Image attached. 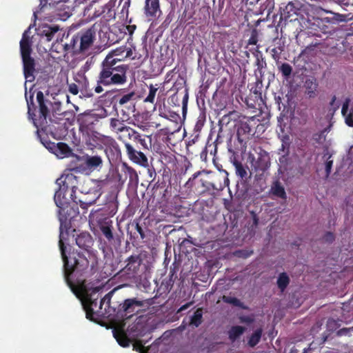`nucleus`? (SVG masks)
Segmentation results:
<instances>
[{
	"label": "nucleus",
	"instance_id": "obj_30",
	"mask_svg": "<svg viewBox=\"0 0 353 353\" xmlns=\"http://www.w3.org/2000/svg\"><path fill=\"white\" fill-rule=\"evenodd\" d=\"M270 192L272 193V195H274L278 198H280L282 199H286V198H287V194H286L285 188L281 185V182L279 181L278 180L275 181L272 183V185L271 186V189H270Z\"/></svg>",
	"mask_w": 353,
	"mask_h": 353
},
{
	"label": "nucleus",
	"instance_id": "obj_64",
	"mask_svg": "<svg viewBox=\"0 0 353 353\" xmlns=\"http://www.w3.org/2000/svg\"><path fill=\"white\" fill-rule=\"evenodd\" d=\"M251 214L252 216V227H257L259 225V219L256 214H255L254 212H251Z\"/></svg>",
	"mask_w": 353,
	"mask_h": 353
},
{
	"label": "nucleus",
	"instance_id": "obj_28",
	"mask_svg": "<svg viewBox=\"0 0 353 353\" xmlns=\"http://www.w3.org/2000/svg\"><path fill=\"white\" fill-rule=\"evenodd\" d=\"M254 55L256 57L255 65L256 66L255 74L256 76H258V74H259L260 77L262 78L263 76V70L266 68L267 63L261 52L256 50V52Z\"/></svg>",
	"mask_w": 353,
	"mask_h": 353
},
{
	"label": "nucleus",
	"instance_id": "obj_19",
	"mask_svg": "<svg viewBox=\"0 0 353 353\" xmlns=\"http://www.w3.org/2000/svg\"><path fill=\"white\" fill-rule=\"evenodd\" d=\"M27 32L26 31L22 36L20 41V53L22 58L30 57L32 52V41L26 35Z\"/></svg>",
	"mask_w": 353,
	"mask_h": 353
},
{
	"label": "nucleus",
	"instance_id": "obj_5",
	"mask_svg": "<svg viewBox=\"0 0 353 353\" xmlns=\"http://www.w3.org/2000/svg\"><path fill=\"white\" fill-rule=\"evenodd\" d=\"M85 143L92 148L115 150L119 149L117 141L110 136L103 135L97 131H94L85 138Z\"/></svg>",
	"mask_w": 353,
	"mask_h": 353
},
{
	"label": "nucleus",
	"instance_id": "obj_35",
	"mask_svg": "<svg viewBox=\"0 0 353 353\" xmlns=\"http://www.w3.org/2000/svg\"><path fill=\"white\" fill-rule=\"evenodd\" d=\"M245 331V327L241 325L232 326L228 331V337L230 341H235Z\"/></svg>",
	"mask_w": 353,
	"mask_h": 353
},
{
	"label": "nucleus",
	"instance_id": "obj_15",
	"mask_svg": "<svg viewBox=\"0 0 353 353\" xmlns=\"http://www.w3.org/2000/svg\"><path fill=\"white\" fill-rule=\"evenodd\" d=\"M143 12L148 21H152L161 13L159 0H145Z\"/></svg>",
	"mask_w": 353,
	"mask_h": 353
},
{
	"label": "nucleus",
	"instance_id": "obj_56",
	"mask_svg": "<svg viewBox=\"0 0 353 353\" xmlns=\"http://www.w3.org/2000/svg\"><path fill=\"white\" fill-rule=\"evenodd\" d=\"M147 174L148 176V181L151 183L156 178L157 173L153 167H148L147 169Z\"/></svg>",
	"mask_w": 353,
	"mask_h": 353
},
{
	"label": "nucleus",
	"instance_id": "obj_63",
	"mask_svg": "<svg viewBox=\"0 0 353 353\" xmlns=\"http://www.w3.org/2000/svg\"><path fill=\"white\" fill-rule=\"evenodd\" d=\"M71 14H72L71 12L69 11H65L63 12H60V13L57 14V15L59 17V18L63 21H65L67 19H68L71 16Z\"/></svg>",
	"mask_w": 353,
	"mask_h": 353
},
{
	"label": "nucleus",
	"instance_id": "obj_61",
	"mask_svg": "<svg viewBox=\"0 0 353 353\" xmlns=\"http://www.w3.org/2000/svg\"><path fill=\"white\" fill-rule=\"evenodd\" d=\"M344 117H345V123L350 127H353V112L350 111Z\"/></svg>",
	"mask_w": 353,
	"mask_h": 353
},
{
	"label": "nucleus",
	"instance_id": "obj_14",
	"mask_svg": "<svg viewBox=\"0 0 353 353\" xmlns=\"http://www.w3.org/2000/svg\"><path fill=\"white\" fill-rule=\"evenodd\" d=\"M125 148L128 157L132 162L142 166L148 165V160L146 155L141 151L135 149L130 143H125Z\"/></svg>",
	"mask_w": 353,
	"mask_h": 353
},
{
	"label": "nucleus",
	"instance_id": "obj_17",
	"mask_svg": "<svg viewBox=\"0 0 353 353\" xmlns=\"http://www.w3.org/2000/svg\"><path fill=\"white\" fill-rule=\"evenodd\" d=\"M23 74L27 81L32 82L35 77V60L32 57L22 58Z\"/></svg>",
	"mask_w": 353,
	"mask_h": 353
},
{
	"label": "nucleus",
	"instance_id": "obj_31",
	"mask_svg": "<svg viewBox=\"0 0 353 353\" xmlns=\"http://www.w3.org/2000/svg\"><path fill=\"white\" fill-rule=\"evenodd\" d=\"M110 130L117 134L121 132L122 130L125 132L128 130L124 121L117 118H111L110 119Z\"/></svg>",
	"mask_w": 353,
	"mask_h": 353
},
{
	"label": "nucleus",
	"instance_id": "obj_41",
	"mask_svg": "<svg viewBox=\"0 0 353 353\" xmlns=\"http://www.w3.org/2000/svg\"><path fill=\"white\" fill-rule=\"evenodd\" d=\"M294 5L292 3H288L283 10L281 11L280 20L287 21L288 20L292 21L290 19L292 14L291 11L293 10Z\"/></svg>",
	"mask_w": 353,
	"mask_h": 353
},
{
	"label": "nucleus",
	"instance_id": "obj_36",
	"mask_svg": "<svg viewBox=\"0 0 353 353\" xmlns=\"http://www.w3.org/2000/svg\"><path fill=\"white\" fill-rule=\"evenodd\" d=\"M59 30V27L57 25L46 26L43 28L42 34L46 37V41H50Z\"/></svg>",
	"mask_w": 353,
	"mask_h": 353
},
{
	"label": "nucleus",
	"instance_id": "obj_46",
	"mask_svg": "<svg viewBox=\"0 0 353 353\" xmlns=\"http://www.w3.org/2000/svg\"><path fill=\"white\" fill-rule=\"evenodd\" d=\"M287 139V141L284 143H282L281 148H279V154H282L281 158H280V162H282V159L285 158V156L289 154V148L290 145V137H285Z\"/></svg>",
	"mask_w": 353,
	"mask_h": 353
},
{
	"label": "nucleus",
	"instance_id": "obj_39",
	"mask_svg": "<svg viewBox=\"0 0 353 353\" xmlns=\"http://www.w3.org/2000/svg\"><path fill=\"white\" fill-rule=\"evenodd\" d=\"M203 322V309L197 308L190 319V324L199 327Z\"/></svg>",
	"mask_w": 353,
	"mask_h": 353
},
{
	"label": "nucleus",
	"instance_id": "obj_44",
	"mask_svg": "<svg viewBox=\"0 0 353 353\" xmlns=\"http://www.w3.org/2000/svg\"><path fill=\"white\" fill-rule=\"evenodd\" d=\"M279 70L281 72L285 79H288L292 72V66L288 63H283L279 67Z\"/></svg>",
	"mask_w": 353,
	"mask_h": 353
},
{
	"label": "nucleus",
	"instance_id": "obj_22",
	"mask_svg": "<svg viewBox=\"0 0 353 353\" xmlns=\"http://www.w3.org/2000/svg\"><path fill=\"white\" fill-rule=\"evenodd\" d=\"M122 171L125 175V178L129 179V185L137 186L139 183V176L137 171L132 167L123 163L122 165Z\"/></svg>",
	"mask_w": 353,
	"mask_h": 353
},
{
	"label": "nucleus",
	"instance_id": "obj_60",
	"mask_svg": "<svg viewBox=\"0 0 353 353\" xmlns=\"http://www.w3.org/2000/svg\"><path fill=\"white\" fill-rule=\"evenodd\" d=\"M350 102V99L349 98H347L343 104L342 109H341V113L343 116H346L348 114L347 112H348Z\"/></svg>",
	"mask_w": 353,
	"mask_h": 353
},
{
	"label": "nucleus",
	"instance_id": "obj_52",
	"mask_svg": "<svg viewBox=\"0 0 353 353\" xmlns=\"http://www.w3.org/2000/svg\"><path fill=\"white\" fill-rule=\"evenodd\" d=\"M284 50L283 46H279L278 48H274L271 50L272 57L274 60L277 61L280 59V55L281 52Z\"/></svg>",
	"mask_w": 353,
	"mask_h": 353
},
{
	"label": "nucleus",
	"instance_id": "obj_23",
	"mask_svg": "<svg viewBox=\"0 0 353 353\" xmlns=\"http://www.w3.org/2000/svg\"><path fill=\"white\" fill-rule=\"evenodd\" d=\"M127 50L125 46H120L116 49L110 50L104 58L105 59L112 60L114 59V61H117L118 63H122L123 61V53Z\"/></svg>",
	"mask_w": 353,
	"mask_h": 353
},
{
	"label": "nucleus",
	"instance_id": "obj_53",
	"mask_svg": "<svg viewBox=\"0 0 353 353\" xmlns=\"http://www.w3.org/2000/svg\"><path fill=\"white\" fill-rule=\"evenodd\" d=\"M188 89L187 88H185V94L182 99V110L183 114L185 115L187 112L188 110Z\"/></svg>",
	"mask_w": 353,
	"mask_h": 353
},
{
	"label": "nucleus",
	"instance_id": "obj_8",
	"mask_svg": "<svg viewBox=\"0 0 353 353\" xmlns=\"http://www.w3.org/2000/svg\"><path fill=\"white\" fill-rule=\"evenodd\" d=\"M115 6V1L113 0L109 1L104 5H99L96 1H92L88 6H87L83 10V16L89 21L94 20L99 17H103L104 14V9H108V14L110 13L111 8Z\"/></svg>",
	"mask_w": 353,
	"mask_h": 353
},
{
	"label": "nucleus",
	"instance_id": "obj_16",
	"mask_svg": "<svg viewBox=\"0 0 353 353\" xmlns=\"http://www.w3.org/2000/svg\"><path fill=\"white\" fill-rule=\"evenodd\" d=\"M83 306L86 318L92 321H97V318L103 314L101 310L99 309L97 301H83Z\"/></svg>",
	"mask_w": 353,
	"mask_h": 353
},
{
	"label": "nucleus",
	"instance_id": "obj_29",
	"mask_svg": "<svg viewBox=\"0 0 353 353\" xmlns=\"http://www.w3.org/2000/svg\"><path fill=\"white\" fill-rule=\"evenodd\" d=\"M115 290H116V289L111 290L108 294H106L103 298H102L101 299L100 303H99V310H102L103 305H105V313H110V308H112L113 312L117 313V309L115 307L111 306V298H112L114 292H115Z\"/></svg>",
	"mask_w": 353,
	"mask_h": 353
},
{
	"label": "nucleus",
	"instance_id": "obj_47",
	"mask_svg": "<svg viewBox=\"0 0 353 353\" xmlns=\"http://www.w3.org/2000/svg\"><path fill=\"white\" fill-rule=\"evenodd\" d=\"M107 211L108 212V214L110 216H114L118 210V201L116 198L113 199L112 200L110 201L107 203Z\"/></svg>",
	"mask_w": 353,
	"mask_h": 353
},
{
	"label": "nucleus",
	"instance_id": "obj_20",
	"mask_svg": "<svg viewBox=\"0 0 353 353\" xmlns=\"http://www.w3.org/2000/svg\"><path fill=\"white\" fill-rule=\"evenodd\" d=\"M74 285L75 286L79 288V292L77 294H75L72 290H71V291L77 296L81 292H85V300H84V301H98V299L99 298V292L100 290L101 289V288H94L90 292L89 291L85 290V286H84L83 284L75 285L74 283Z\"/></svg>",
	"mask_w": 353,
	"mask_h": 353
},
{
	"label": "nucleus",
	"instance_id": "obj_62",
	"mask_svg": "<svg viewBox=\"0 0 353 353\" xmlns=\"http://www.w3.org/2000/svg\"><path fill=\"white\" fill-rule=\"evenodd\" d=\"M68 90L71 94L74 95H76L79 93V88L77 85L74 83L69 84Z\"/></svg>",
	"mask_w": 353,
	"mask_h": 353
},
{
	"label": "nucleus",
	"instance_id": "obj_40",
	"mask_svg": "<svg viewBox=\"0 0 353 353\" xmlns=\"http://www.w3.org/2000/svg\"><path fill=\"white\" fill-rule=\"evenodd\" d=\"M330 128L331 121H329L327 126L323 130L314 135V139L319 144H324L326 141V135L329 132Z\"/></svg>",
	"mask_w": 353,
	"mask_h": 353
},
{
	"label": "nucleus",
	"instance_id": "obj_50",
	"mask_svg": "<svg viewBox=\"0 0 353 353\" xmlns=\"http://www.w3.org/2000/svg\"><path fill=\"white\" fill-rule=\"evenodd\" d=\"M100 194H99L95 198L88 199L86 198L85 201L79 200V205L82 209L87 210L88 207L94 204L97 200L99 199Z\"/></svg>",
	"mask_w": 353,
	"mask_h": 353
},
{
	"label": "nucleus",
	"instance_id": "obj_3",
	"mask_svg": "<svg viewBox=\"0 0 353 353\" xmlns=\"http://www.w3.org/2000/svg\"><path fill=\"white\" fill-rule=\"evenodd\" d=\"M28 105V118L31 119L34 125L37 128V135L40 136V133L47 134L48 132H52V129L48 124V117H49L48 105H52V103L45 99L43 92L38 91L37 92V101L39 104V118L35 119L34 111L36 107L33 103V95L30 97V100L26 99Z\"/></svg>",
	"mask_w": 353,
	"mask_h": 353
},
{
	"label": "nucleus",
	"instance_id": "obj_4",
	"mask_svg": "<svg viewBox=\"0 0 353 353\" xmlns=\"http://www.w3.org/2000/svg\"><path fill=\"white\" fill-rule=\"evenodd\" d=\"M67 190L59 185V190L55 192L54 200L56 205L59 208V220L60 229L67 227V222L74 217L78 212L77 202L70 205L69 199L65 196Z\"/></svg>",
	"mask_w": 353,
	"mask_h": 353
},
{
	"label": "nucleus",
	"instance_id": "obj_37",
	"mask_svg": "<svg viewBox=\"0 0 353 353\" xmlns=\"http://www.w3.org/2000/svg\"><path fill=\"white\" fill-rule=\"evenodd\" d=\"M290 279L288 274L286 272H282L279 274L278 276L276 284L280 291L283 292L290 284Z\"/></svg>",
	"mask_w": 353,
	"mask_h": 353
},
{
	"label": "nucleus",
	"instance_id": "obj_9",
	"mask_svg": "<svg viewBox=\"0 0 353 353\" xmlns=\"http://www.w3.org/2000/svg\"><path fill=\"white\" fill-rule=\"evenodd\" d=\"M73 171H74V170L65 171L61 176L57 180V183L58 185L62 186V188H65L67 190H70V199L73 203H77L75 193L77 189L79 177L76 176L73 173Z\"/></svg>",
	"mask_w": 353,
	"mask_h": 353
},
{
	"label": "nucleus",
	"instance_id": "obj_21",
	"mask_svg": "<svg viewBox=\"0 0 353 353\" xmlns=\"http://www.w3.org/2000/svg\"><path fill=\"white\" fill-rule=\"evenodd\" d=\"M270 157L268 152L264 150L259 152L258 158L255 162V169L265 171L270 167Z\"/></svg>",
	"mask_w": 353,
	"mask_h": 353
},
{
	"label": "nucleus",
	"instance_id": "obj_26",
	"mask_svg": "<svg viewBox=\"0 0 353 353\" xmlns=\"http://www.w3.org/2000/svg\"><path fill=\"white\" fill-rule=\"evenodd\" d=\"M305 94L310 98H314L316 96L318 83L314 77L308 78L304 83Z\"/></svg>",
	"mask_w": 353,
	"mask_h": 353
},
{
	"label": "nucleus",
	"instance_id": "obj_32",
	"mask_svg": "<svg viewBox=\"0 0 353 353\" xmlns=\"http://www.w3.org/2000/svg\"><path fill=\"white\" fill-rule=\"evenodd\" d=\"M113 335L121 346L126 347L130 345V340L123 330H114Z\"/></svg>",
	"mask_w": 353,
	"mask_h": 353
},
{
	"label": "nucleus",
	"instance_id": "obj_27",
	"mask_svg": "<svg viewBox=\"0 0 353 353\" xmlns=\"http://www.w3.org/2000/svg\"><path fill=\"white\" fill-rule=\"evenodd\" d=\"M232 164L235 168V173L238 177L241 180L246 181L248 179V166H245L239 160L234 159L232 161Z\"/></svg>",
	"mask_w": 353,
	"mask_h": 353
},
{
	"label": "nucleus",
	"instance_id": "obj_13",
	"mask_svg": "<svg viewBox=\"0 0 353 353\" xmlns=\"http://www.w3.org/2000/svg\"><path fill=\"white\" fill-rule=\"evenodd\" d=\"M98 26L96 23L91 28L86 30L81 35H79V45L78 50L79 52H85L92 45Z\"/></svg>",
	"mask_w": 353,
	"mask_h": 353
},
{
	"label": "nucleus",
	"instance_id": "obj_34",
	"mask_svg": "<svg viewBox=\"0 0 353 353\" xmlns=\"http://www.w3.org/2000/svg\"><path fill=\"white\" fill-rule=\"evenodd\" d=\"M146 138H149L146 135H142L137 131L135 132L134 136L132 138L134 142L141 145V148H139V149L149 150L150 148V143L148 144L146 141Z\"/></svg>",
	"mask_w": 353,
	"mask_h": 353
},
{
	"label": "nucleus",
	"instance_id": "obj_2",
	"mask_svg": "<svg viewBox=\"0 0 353 353\" xmlns=\"http://www.w3.org/2000/svg\"><path fill=\"white\" fill-rule=\"evenodd\" d=\"M114 59H105L101 62L94 92L100 94L103 91V86L121 85L127 82V72L129 66L118 63Z\"/></svg>",
	"mask_w": 353,
	"mask_h": 353
},
{
	"label": "nucleus",
	"instance_id": "obj_11",
	"mask_svg": "<svg viewBox=\"0 0 353 353\" xmlns=\"http://www.w3.org/2000/svg\"><path fill=\"white\" fill-rule=\"evenodd\" d=\"M43 134V133H40V136H37L41 143L57 157L63 159L68 157L71 154L72 150L68 144L63 142L55 143L50 141H46L44 137H42ZM44 135L46 134H44Z\"/></svg>",
	"mask_w": 353,
	"mask_h": 353
},
{
	"label": "nucleus",
	"instance_id": "obj_48",
	"mask_svg": "<svg viewBox=\"0 0 353 353\" xmlns=\"http://www.w3.org/2000/svg\"><path fill=\"white\" fill-rule=\"evenodd\" d=\"M186 83L185 79L182 77L181 75H179L178 79L174 83V85L171 90L174 92V93H177L180 89H182Z\"/></svg>",
	"mask_w": 353,
	"mask_h": 353
},
{
	"label": "nucleus",
	"instance_id": "obj_18",
	"mask_svg": "<svg viewBox=\"0 0 353 353\" xmlns=\"http://www.w3.org/2000/svg\"><path fill=\"white\" fill-rule=\"evenodd\" d=\"M127 264L123 269V272L128 274H136L142 263V259L139 255H132L126 260Z\"/></svg>",
	"mask_w": 353,
	"mask_h": 353
},
{
	"label": "nucleus",
	"instance_id": "obj_12",
	"mask_svg": "<svg viewBox=\"0 0 353 353\" xmlns=\"http://www.w3.org/2000/svg\"><path fill=\"white\" fill-rule=\"evenodd\" d=\"M97 121L98 119L94 114L84 113L78 116L79 129L83 138L94 131V126Z\"/></svg>",
	"mask_w": 353,
	"mask_h": 353
},
{
	"label": "nucleus",
	"instance_id": "obj_58",
	"mask_svg": "<svg viewBox=\"0 0 353 353\" xmlns=\"http://www.w3.org/2000/svg\"><path fill=\"white\" fill-rule=\"evenodd\" d=\"M111 12L109 14H108V9H104V14H103V19H105V21H108L112 19H114L115 17V13L113 10V8H111L110 10Z\"/></svg>",
	"mask_w": 353,
	"mask_h": 353
},
{
	"label": "nucleus",
	"instance_id": "obj_51",
	"mask_svg": "<svg viewBox=\"0 0 353 353\" xmlns=\"http://www.w3.org/2000/svg\"><path fill=\"white\" fill-rule=\"evenodd\" d=\"M353 332V326L351 327H343L339 330H337L335 333L336 336H351V332Z\"/></svg>",
	"mask_w": 353,
	"mask_h": 353
},
{
	"label": "nucleus",
	"instance_id": "obj_1",
	"mask_svg": "<svg viewBox=\"0 0 353 353\" xmlns=\"http://www.w3.org/2000/svg\"><path fill=\"white\" fill-rule=\"evenodd\" d=\"M67 226L68 223L67 222ZM68 227L61 229L59 228V246L61 252V258L63 262L64 279L69 286L75 294L79 292L78 287L74 285L72 281V274L76 272L81 274L89 267L91 270H94L98 265V258L97 251L90 250L94 244V240L88 232H83L76 237V244L85 252H80L77 250H72V248L65 245L64 241L67 240Z\"/></svg>",
	"mask_w": 353,
	"mask_h": 353
},
{
	"label": "nucleus",
	"instance_id": "obj_42",
	"mask_svg": "<svg viewBox=\"0 0 353 353\" xmlns=\"http://www.w3.org/2000/svg\"><path fill=\"white\" fill-rule=\"evenodd\" d=\"M128 130L123 131V130L117 135V139L120 141H124L126 139H132L136 130L129 126L126 125Z\"/></svg>",
	"mask_w": 353,
	"mask_h": 353
},
{
	"label": "nucleus",
	"instance_id": "obj_7",
	"mask_svg": "<svg viewBox=\"0 0 353 353\" xmlns=\"http://www.w3.org/2000/svg\"><path fill=\"white\" fill-rule=\"evenodd\" d=\"M60 34L61 32H59L57 41L52 45L53 48H55L56 50L62 49L64 52L70 51H72L74 53L80 52L78 50L79 45V34L73 35L70 38V34L64 32L61 34V37L59 38Z\"/></svg>",
	"mask_w": 353,
	"mask_h": 353
},
{
	"label": "nucleus",
	"instance_id": "obj_59",
	"mask_svg": "<svg viewBox=\"0 0 353 353\" xmlns=\"http://www.w3.org/2000/svg\"><path fill=\"white\" fill-rule=\"evenodd\" d=\"M135 230L136 232L140 235V239L141 240H143L146 237L145 230L138 223H137L135 225Z\"/></svg>",
	"mask_w": 353,
	"mask_h": 353
},
{
	"label": "nucleus",
	"instance_id": "obj_43",
	"mask_svg": "<svg viewBox=\"0 0 353 353\" xmlns=\"http://www.w3.org/2000/svg\"><path fill=\"white\" fill-rule=\"evenodd\" d=\"M222 300L223 302L226 303L232 304L234 306L239 307L241 308L245 309V307L244 306L243 303L237 298L229 296H223Z\"/></svg>",
	"mask_w": 353,
	"mask_h": 353
},
{
	"label": "nucleus",
	"instance_id": "obj_57",
	"mask_svg": "<svg viewBox=\"0 0 353 353\" xmlns=\"http://www.w3.org/2000/svg\"><path fill=\"white\" fill-rule=\"evenodd\" d=\"M146 343V342H143L142 341H137L133 344V348L136 351L140 352V353H142L143 349L145 348L144 345Z\"/></svg>",
	"mask_w": 353,
	"mask_h": 353
},
{
	"label": "nucleus",
	"instance_id": "obj_25",
	"mask_svg": "<svg viewBox=\"0 0 353 353\" xmlns=\"http://www.w3.org/2000/svg\"><path fill=\"white\" fill-rule=\"evenodd\" d=\"M84 158L85 164L90 170H95L101 168L103 165V159L99 155H86Z\"/></svg>",
	"mask_w": 353,
	"mask_h": 353
},
{
	"label": "nucleus",
	"instance_id": "obj_54",
	"mask_svg": "<svg viewBox=\"0 0 353 353\" xmlns=\"http://www.w3.org/2000/svg\"><path fill=\"white\" fill-rule=\"evenodd\" d=\"M52 105V113L53 115L58 114V115H62L63 114L64 112L62 110L61 108V102H54Z\"/></svg>",
	"mask_w": 353,
	"mask_h": 353
},
{
	"label": "nucleus",
	"instance_id": "obj_38",
	"mask_svg": "<svg viewBox=\"0 0 353 353\" xmlns=\"http://www.w3.org/2000/svg\"><path fill=\"white\" fill-rule=\"evenodd\" d=\"M263 333L261 328L256 329L249 337L248 344L250 347L256 346L260 341Z\"/></svg>",
	"mask_w": 353,
	"mask_h": 353
},
{
	"label": "nucleus",
	"instance_id": "obj_49",
	"mask_svg": "<svg viewBox=\"0 0 353 353\" xmlns=\"http://www.w3.org/2000/svg\"><path fill=\"white\" fill-rule=\"evenodd\" d=\"M158 90V88L154 87L152 84H150L149 86V93L147 97L145 99V102H149L151 103H154V99L156 96V93Z\"/></svg>",
	"mask_w": 353,
	"mask_h": 353
},
{
	"label": "nucleus",
	"instance_id": "obj_55",
	"mask_svg": "<svg viewBox=\"0 0 353 353\" xmlns=\"http://www.w3.org/2000/svg\"><path fill=\"white\" fill-rule=\"evenodd\" d=\"M258 42V32L256 29H254L251 32V36L248 41V45H256Z\"/></svg>",
	"mask_w": 353,
	"mask_h": 353
},
{
	"label": "nucleus",
	"instance_id": "obj_45",
	"mask_svg": "<svg viewBox=\"0 0 353 353\" xmlns=\"http://www.w3.org/2000/svg\"><path fill=\"white\" fill-rule=\"evenodd\" d=\"M135 96L134 92H130L126 94L123 95L121 97H120L117 101V103L120 105L123 106L128 103L130 102Z\"/></svg>",
	"mask_w": 353,
	"mask_h": 353
},
{
	"label": "nucleus",
	"instance_id": "obj_33",
	"mask_svg": "<svg viewBox=\"0 0 353 353\" xmlns=\"http://www.w3.org/2000/svg\"><path fill=\"white\" fill-rule=\"evenodd\" d=\"M112 223V221H105L99 226L101 232L109 242L114 239Z\"/></svg>",
	"mask_w": 353,
	"mask_h": 353
},
{
	"label": "nucleus",
	"instance_id": "obj_10",
	"mask_svg": "<svg viewBox=\"0 0 353 353\" xmlns=\"http://www.w3.org/2000/svg\"><path fill=\"white\" fill-rule=\"evenodd\" d=\"M143 306V301L136 298L127 299L118 305L116 314L117 316L128 319L138 312L137 308Z\"/></svg>",
	"mask_w": 353,
	"mask_h": 353
},
{
	"label": "nucleus",
	"instance_id": "obj_24",
	"mask_svg": "<svg viewBox=\"0 0 353 353\" xmlns=\"http://www.w3.org/2000/svg\"><path fill=\"white\" fill-rule=\"evenodd\" d=\"M251 131L250 125L248 122L241 121L236 132L239 141L242 143L243 141L248 139Z\"/></svg>",
	"mask_w": 353,
	"mask_h": 353
},
{
	"label": "nucleus",
	"instance_id": "obj_6",
	"mask_svg": "<svg viewBox=\"0 0 353 353\" xmlns=\"http://www.w3.org/2000/svg\"><path fill=\"white\" fill-rule=\"evenodd\" d=\"M306 38L309 40L307 45L301 52L297 59L305 57L308 58L310 56H312L315 54L317 50H319L324 54H330L331 46L329 41L324 40L321 41V40L313 38V37L310 36H307Z\"/></svg>",
	"mask_w": 353,
	"mask_h": 353
}]
</instances>
